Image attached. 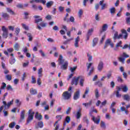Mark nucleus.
Returning <instances> with one entry per match:
<instances>
[{"instance_id": "9", "label": "nucleus", "mask_w": 130, "mask_h": 130, "mask_svg": "<svg viewBox=\"0 0 130 130\" xmlns=\"http://www.w3.org/2000/svg\"><path fill=\"white\" fill-rule=\"evenodd\" d=\"M14 51V48H9L7 49V51H4V53L5 54V55H7V56H9L10 54L9 53H12V52H13Z\"/></svg>"}, {"instance_id": "15", "label": "nucleus", "mask_w": 130, "mask_h": 130, "mask_svg": "<svg viewBox=\"0 0 130 130\" xmlns=\"http://www.w3.org/2000/svg\"><path fill=\"white\" fill-rule=\"evenodd\" d=\"M63 62H64V60H63V57H62V55H60L58 59V65L60 66L61 64H63Z\"/></svg>"}, {"instance_id": "45", "label": "nucleus", "mask_w": 130, "mask_h": 130, "mask_svg": "<svg viewBox=\"0 0 130 130\" xmlns=\"http://www.w3.org/2000/svg\"><path fill=\"white\" fill-rule=\"evenodd\" d=\"M101 127L102 128H106V125L105 124V122L104 121H101Z\"/></svg>"}, {"instance_id": "6", "label": "nucleus", "mask_w": 130, "mask_h": 130, "mask_svg": "<svg viewBox=\"0 0 130 130\" xmlns=\"http://www.w3.org/2000/svg\"><path fill=\"white\" fill-rule=\"evenodd\" d=\"M108 44H110L111 48H113V47H114V44H113V43L111 42V40L110 39H107V40L106 41V42L105 43V45L104 46V49H105V48H107V47H108Z\"/></svg>"}, {"instance_id": "62", "label": "nucleus", "mask_w": 130, "mask_h": 130, "mask_svg": "<svg viewBox=\"0 0 130 130\" xmlns=\"http://www.w3.org/2000/svg\"><path fill=\"white\" fill-rule=\"evenodd\" d=\"M2 85H3V86H1V89H3V90H5V89H6V88L7 87V84H6V83L3 82Z\"/></svg>"}, {"instance_id": "12", "label": "nucleus", "mask_w": 130, "mask_h": 130, "mask_svg": "<svg viewBox=\"0 0 130 130\" xmlns=\"http://www.w3.org/2000/svg\"><path fill=\"white\" fill-rule=\"evenodd\" d=\"M10 56L11 57L9 59V62L10 64H14L16 62V59H15V57L14 56V53L10 54Z\"/></svg>"}, {"instance_id": "44", "label": "nucleus", "mask_w": 130, "mask_h": 130, "mask_svg": "<svg viewBox=\"0 0 130 130\" xmlns=\"http://www.w3.org/2000/svg\"><path fill=\"white\" fill-rule=\"evenodd\" d=\"M71 40H73V39H68L63 43V44H64V45H67V44H69Z\"/></svg>"}, {"instance_id": "55", "label": "nucleus", "mask_w": 130, "mask_h": 130, "mask_svg": "<svg viewBox=\"0 0 130 130\" xmlns=\"http://www.w3.org/2000/svg\"><path fill=\"white\" fill-rule=\"evenodd\" d=\"M82 15H83V10L82 9H80L78 12V16L79 18H82Z\"/></svg>"}, {"instance_id": "35", "label": "nucleus", "mask_w": 130, "mask_h": 130, "mask_svg": "<svg viewBox=\"0 0 130 130\" xmlns=\"http://www.w3.org/2000/svg\"><path fill=\"white\" fill-rule=\"evenodd\" d=\"M122 91L126 93L128 91V87L126 85H124L121 88Z\"/></svg>"}, {"instance_id": "51", "label": "nucleus", "mask_w": 130, "mask_h": 130, "mask_svg": "<svg viewBox=\"0 0 130 130\" xmlns=\"http://www.w3.org/2000/svg\"><path fill=\"white\" fill-rule=\"evenodd\" d=\"M24 15L25 20H27V19H29V17H28V16H29V13L28 12H25L24 13Z\"/></svg>"}, {"instance_id": "23", "label": "nucleus", "mask_w": 130, "mask_h": 130, "mask_svg": "<svg viewBox=\"0 0 130 130\" xmlns=\"http://www.w3.org/2000/svg\"><path fill=\"white\" fill-rule=\"evenodd\" d=\"M69 66V63L68 62V61H66L64 62V64H62L61 66V70H67V69H68V66Z\"/></svg>"}, {"instance_id": "53", "label": "nucleus", "mask_w": 130, "mask_h": 130, "mask_svg": "<svg viewBox=\"0 0 130 130\" xmlns=\"http://www.w3.org/2000/svg\"><path fill=\"white\" fill-rule=\"evenodd\" d=\"M31 84H36V78L34 76L31 77Z\"/></svg>"}, {"instance_id": "41", "label": "nucleus", "mask_w": 130, "mask_h": 130, "mask_svg": "<svg viewBox=\"0 0 130 130\" xmlns=\"http://www.w3.org/2000/svg\"><path fill=\"white\" fill-rule=\"evenodd\" d=\"M27 36L28 37L29 41H32L33 40V37H32V34L31 33H28L27 34Z\"/></svg>"}, {"instance_id": "30", "label": "nucleus", "mask_w": 130, "mask_h": 130, "mask_svg": "<svg viewBox=\"0 0 130 130\" xmlns=\"http://www.w3.org/2000/svg\"><path fill=\"white\" fill-rule=\"evenodd\" d=\"M29 92L31 95H35L37 94V91L33 88H30Z\"/></svg>"}, {"instance_id": "61", "label": "nucleus", "mask_w": 130, "mask_h": 130, "mask_svg": "<svg viewBox=\"0 0 130 130\" xmlns=\"http://www.w3.org/2000/svg\"><path fill=\"white\" fill-rule=\"evenodd\" d=\"M40 26H41V27H42L43 28H44L46 27V23L43 22H42L40 23Z\"/></svg>"}, {"instance_id": "39", "label": "nucleus", "mask_w": 130, "mask_h": 130, "mask_svg": "<svg viewBox=\"0 0 130 130\" xmlns=\"http://www.w3.org/2000/svg\"><path fill=\"white\" fill-rule=\"evenodd\" d=\"M6 10L8 12V13H10V14H11V15H15V12L12 10L10 8H6Z\"/></svg>"}, {"instance_id": "7", "label": "nucleus", "mask_w": 130, "mask_h": 130, "mask_svg": "<svg viewBox=\"0 0 130 130\" xmlns=\"http://www.w3.org/2000/svg\"><path fill=\"white\" fill-rule=\"evenodd\" d=\"M2 29L3 32L2 34L3 38L5 39L8 38V35L9 34L8 28H6V26H3Z\"/></svg>"}, {"instance_id": "40", "label": "nucleus", "mask_w": 130, "mask_h": 130, "mask_svg": "<svg viewBox=\"0 0 130 130\" xmlns=\"http://www.w3.org/2000/svg\"><path fill=\"white\" fill-rule=\"evenodd\" d=\"M16 8H17V9H24V5H23V4H18L16 5Z\"/></svg>"}, {"instance_id": "50", "label": "nucleus", "mask_w": 130, "mask_h": 130, "mask_svg": "<svg viewBox=\"0 0 130 130\" xmlns=\"http://www.w3.org/2000/svg\"><path fill=\"white\" fill-rule=\"evenodd\" d=\"M117 81L119 83H123V79H122V78H121V77L120 76H118L117 77Z\"/></svg>"}, {"instance_id": "20", "label": "nucleus", "mask_w": 130, "mask_h": 130, "mask_svg": "<svg viewBox=\"0 0 130 130\" xmlns=\"http://www.w3.org/2000/svg\"><path fill=\"white\" fill-rule=\"evenodd\" d=\"M42 73H43V69H42V68H41L38 70V75L39 78H42L43 76Z\"/></svg>"}, {"instance_id": "46", "label": "nucleus", "mask_w": 130, "mask_h": 130, "mask_svg": "<svg viewBox=\"0 0 130 130\" xmlns=\"http://www.w3.org/2000/svg\"><path fill=\"white\" fill-rule=\"evenodd\" d=\"M118 60L120 62H122V63H124V60H125V58H123L122 57H120L118 58Z\"/></svg>"}, {"instance_id": "2", "label": "nucleus", "mask_w": 130, "mask_h": 130, "mask_svg": "<svg viewBox=\"0 0 130 130\" xmlns=\"http://www.w3.org/2000/svg\"><path fill=\"white\" fill-rule=\"evenodd\" d=\"M28 115L26 119V123H30L32 119H34V114L35 112L33 111L32 109H29L28 112Z\"/></svg>"}, {"instance_id": "43", "label": "nucleus", "mask_w": 130, "mask_h": 130, "mask_svg": "<svg viewBox=\"0 0 130 130\" xmlns=\"http://www.w3.org/2000/svg\"><path fill=\"white\" fill-rule=\"evenodd\" d=\"M15 125H16V122H12L10 123L9 127H10V128H14V127H15Z\"/></svg>"}, {"instance_id": "63", "label": "nucleus", "mask_w": 130, "mask_h": 130, "mask_svg": "<svg viewBox=\"0 0 130 130\" xmlns=\"http://www.w3.org/2000/svg\"><path fill=\"white\" fill-rule=\"evenodd\" d=\"M87 57H88V61H92V56L90 55L89 53H87Z\"/></svg>"}, {"instance_id": "13", "label": "nucleus", "mask_w": 130, "mask_h": 130, "mask_svg": "<svg viewBox=\"0 0 130 130\" xmlns=\"http://www.w3.org/2000/svg\"><path fill=\"white\" fill-rule=\"evenodd\" d=\"M80 90L76 91L73 95L74 100H78L80 98Z\"/></svg>"}, {"instance_id": "58", "label": "nucleus", "mask_w": 130, "mask_h": 130, "mask_svg": "<svg viewBox=\"0 0 130 130\" xmlns=\"http://www.w3.org/2000/svg\"><path fill=\"white\" fill-rule=\"evenodd\" d=\"M70 22H71V23H75V18L74 16H71L69 18Z\"/></svg>"}, {"instance_id": "14", "label": "nucleus", "mask_w": 130, "mask_h": 130, "mask_svg": "<svg viewBox=\"0 0 130 130\" xmlns=\"http://www.w3.org/2000/svg\"><path fill=\"white\" fill-rule=\"evenodd\" d=\"M34 18L35 19H37L35 20V23L36 24H38V23L39 22H42V21H43L42 18H40V16H39V15H35L34 16Z\"/></svg>"}, {"instance_id": "38", "label": "nucleus", "mask_w": 130, "mask_h": 130, "mask_svg": "<svg viewBox=\"0 0 130 130\" xmlns=\"http://www.w3.org/2000/svg\"><path fill=\"white\" fill-rule=\"evenodd\" d=\"M107 28H108L107 24H104L102 27V31H103V32L106 31V30H107Z\"/></svg>"}, {"instance_id": "36", "label": "nucleus", "mask_w": 130, "mask_h": 130, "mask_svg": "<svg viewBox=\"0 0 130 130\" xmlns=\"http://www.w3.org/2000/svg\"><path fill=\"white\" fill-rule=\"evenodd\" d=\"M38 126L40 128H42L43 126H44V124L43 123V121H40L38 122Z\"/></svg>"}, {"instance_id": "37", "label": "nucleus", "mask_w": 130, "mask_h": 130, "mask_svg": "<svg viewBox=\"0 0 130 130\" xmlns=\"http://www.w3.org/2000/svg\"><path fill=\"white\" fill-rule=\"evenodd\" d=\"M82 111L81 109H79L78 111L77 112L76 114V117L77 118V119H79V118H80L81 117V111Z\"/></svg>"}, {"instance_id": "25", "label": "nucleus", "mask_w": 130, "mask_h": 130, "mask_svg": "<svg viewBox=\"0 0 130 130\" xmlns=\"http://www.w3.org/2000/svg\"><path fill=\"white\" fill-rule=\"evenodd\" d=\"M94 94L96 99H98V98L100 97V94H99V90H98V88H96L94 90Z\"/></svg>"}, {"instance_id": "28", "label": "nucleus", "mask_w": 130, "mask_h": 130, "mask_svg": "<svg viewBox=\"0 0 130 130\" xmlns=\"http://www.w3.org/2000/svg\"><path fill=\"white\" fill-rule=\"evenodd\" d=\"M2 17L5 20H8L10 18V15L7 13H3Z\"/></svg>"}, {"instance_id": "32", "label": "nucleus", "mask_w": 130, "mask_h": 130, "mask_svg": "<svg viewBox=\"0 0 130 130\" xmlns=\"http://www.w3.org/2000/svg\"><path fill=\"white\" fill-rule=\"evenodd\" d=\"M13 48H14L15 50H16V51H19V48H20V45H19V43H16L13 46Z\"/></svg>"}, {"instance_id": "42", "label": "nucleus", "mask_w": 130, "mask_h": 130, "mask_svg": "<svg viewBox=\"0 0 130 130\" xmlns=\"http://www.w3.org/2000/svg\"><path fill=\"white\" fill-rule=\"evenodd\" d=\"M7 90L8 91H14V89L12 87V86L10 84H8L7 86Z\"/></svg>"}, {"instance_id": "56", "label": "nucleus", "mask_w": 130, "mask_h": 130, "mask_svg": "<svg viewBox=\"0 0 130 130\" xmlns=\"http://www.w3.org/2000/svg\"><path fill=\"white\" fill-rule=\"evenodd\" d=\"M26 77H27V75L26 74V73H24L21 78V81H22V82H24V81H25Z\"/></svg>"}, {"instance_id": "10", "label": "nucleus", "mask_w": 130, "mask_h": 130, "mask_svg": "<svg viewBox=\"0 0 130 130\" xmlns=\"http://www.w3.org/2000/svg\"><path fill=\"white\" fill-rule=\"evenodd\" d=\"M35 118L40 121L42 119H43V117H42V115H41V114H39L38 112H37L35 115Z\"/></svg>"}, {"instance_id": "22", "label": "nucleus", "mask_w": 130, "mask_h": 130, "mask_svg": "<svg viewBox=\"0 0 130 130\" xmlns=\"http://www.w3.org/2000/svg\"><path fill=\"white\" fill-rule=\"evenodd\" d=\"M25 112H26V111L25 110H23L20 113V120H23V119H25Z\"/></svg>"}, {"instance_id": "21", "label": "nucleus", "mask_w": 130, "mask_h": 130, "mask_svg": "<svg viewBox=\"0 0 130 130\" xmlns=\"http://www.w3.org/2000/svg\"><path fill=\"white\" fill-rule=\"evenodd\" d=\"M79 42H80V37L78 36L75 39V43L74 44L75 47H79Z\"/></svg>"}, {"instance_id": "1", "label": "nucleus", "mask_w": 130, "mask_h": 130, "mask_svg": "<svg viewBox=\"0 0 130 130\" xmlns=\"http://www.w3.org/2000/svg\"><path fill=\"white\" fill-rule=\"evenodd\" d=\"M79 80H80V86H81V87H84V82H85V78H84L83 76H78L77 77H73L71 81V85H75V86H78V84H79Z\"/></svg>"}, {"instance_id": "27", "label": "nucleus", "mask_w": 130, "mask_h": 130, "mask_svg": "<svg viewBox=\"0 0 130 130\" xmlns=\"http://www.w3.org/2000/svg\"><path fill=\"white\" fill-rule=\"evenodd\" d=\"M94 85L95 86H99V87H100V88L102 87V86H103V84L100 81H98L95 82L94 83Z\"/></svg>"}, {"instance_id": "49", "label": "nucleus", "mask_w": 130, "mask_h": 130, "mask_svg": "<svg viewBox=\"0 0 130 130\" xmlns=\"http://www.w3.org/2000/svg\"><path fill=\"white\" fill-rule=\"evenodd\" d=\"M94 70L95 69L94 68V67H91V70L89 71V72L88 74V76H91V75H92V73L94 72Z\"/></svg>"}, {"instance_id": "18", "label": "nucleus", "mask_w": 130, "mask_h": 130, "mask_svg": "<svg viewBox=\"0 0 130 130\" xmlns=\"http://www.w3.org/2000/svg\"><path fill=\"white\" fill-rule=\"evenodd\" d=\"M71 122V117L67 116L65 119V121L64 122L63 125L66 126L67 123H70Z\"/></svg>"}, {"instance_id": "31", "label": "nucleus", "mask_w": 130, "mask_h": 130, "mask_svg": "<svg viewBox=\"0 0 130 130\" xmlns=\"http://www.w3.org/2000/svg\"><path fill=\"white\" fill-rule=\"evenodd\" d=\"M83 122H85L86 123H87V124H89V123L90 122V121L89 120V119H88L87 116L83 117Z\"/></svg>"}, {"instance_id": "33", "label": "nucleus", "mask_w": 130, "mask_h": 130, "mask_svg": "<svg viewBox=\"0 0 130 130\" xmlns=\"http://www.w3.org/2000/svg\"><path fill=\"white\" fill-rule=\"evenodd\" d=\"M53 1H50L46 3V6L47 8H49L51 7V6H53Z\"/></svg>"}, {"instance_id": "60", "label": "nucleus", "mask_w": 130, "mask_h": 130, "mask_svg": "<svg viewBox=\"0 0 130 130\" xmlns=\"http://www.w3.org/2000/svg\"><path fill=\"white\" fill-rule=\"evenodd\" d=\"M126 24L127 25H130V17H127L125 19Z\"/></svg>"}, {"instance_id": "4", "label": "nucleus", "mask_w": 130, "mask_h": 130, "mask_svg": "<svg viewBox=\"0 0 130 130\" xmlns=\"http://www.w3.org/2000/svg\"><path fill=\"white\" fill-rule=\"evenodd\" d=\"M121 32L122 34H120L119 36H118V39H122V34H124L123 38L125 40H126V39H127V36H128V34L126 31V30L121 29Z\"/></svg>"}, {"instance_id": "48", "label": "nucleus", "mask_w": 130, "mask_h": 130, "mask_svg": "<svg viewBox=\"0 0 130 130\" xmlns=\"http://www.w3.org/2000/svg\"><path fill=\"white\" fill-rule=\"evenodd\" d=\"M95 19L96 21H98V22H99L100 21V17H99V14L96 13L95 16Z\"/></svg>"}, {"instance_id": "64", "label": "nucleus", "mask_w": 130, "mask_h": 130, "mask_svg": "<svg viewBox=\"0 0 130 130\" xmlns=\"http://www.w3.org/2000/svg\"><path fill=\"white\" fill-rule=\"evenodd\" d=\"M46 20H51L52 19V17H51V15H48L46 16Z\"/></svg>"}, {"instance_id": "29", "label": "nucleus", "mask_w": 130, "mask_h": 130, "mask_svg": "<svg viewBox=\"0 0 130 130\" xmlns=\"http://www.w3.org/2000/svg\"><path fill=\"white\" fill-rule=\"evenodd\" d=\"M5 79L7 81H12V75L11 74H7L5 75Z\"/></svg>"}, {"instance_id": "5", "label": "nucleus", "mask_w": 130, "mask_h": 130, "mask_svg": "<svg viewBox=\"0 0 130 130\" xmlns=\"http://www.w3.org/2000/svg\"><path fill=\"white\" fill-rule=\"evenodd\" d=\"M62 97L64 98V100H69L72 97V93L69 91H64L62 94Z\"/></svg>"}, {"instance_id": "59", "label": "nucleus", "mask_w": 130, "mask_h": 130, "mask_svg": "<svg viewBox=\"0 0 130 130\" xmlns=\"http://www.w3.org/2000/svg\"><path fill=\"white\" fill-rule=\"evenodd\" d=\"M107 103V101L105 100L104 102H102L101 105L100 106V107H102L103 106H105L106 105V104Z\"/></svg>"}, {"instance_id": "17", "label": "nucleus", "mask_w": 130, "mask_h": 130, "mask_svg": "<svg viewBox=\"0 0 130 130\" xmlns=\"http://www.w3.org/2000/svg\"><path fill=\"white\" fill-rule=\"evenodd\" d=\"M98 41H99V39L98 38H94L92 41V47H94L97 45L98 44Z\"/></svg>"}, {"instance_id": "19", "label": "nucleus", "mask_w": 130, "mask_h": 130, "mask_svg": "<svg viewBox=\"0 0 130 130\" xmlns=\"http://www.w3.org/2000/svg\"><path fill=\"white\" fill-rule=\"evenodd\" d=\"M122 44V42L120 41L118 43H117L116 45V48H114V50L115 51H117L118 50V48L117 47H122V46H121Z\"/></svg>"}, {"instance_id": "47", "label": "nucleus", "mask_w": 130, "mask_h": 130, "mask_svg": "<svg viewBox=\"0 0 130 130\" xmlns=\"http://www.w3.org/2000/svg\"><path fill=\"white\" fill-rule=\"evenodd\" d=\"M77 69H78V67H77V66L74 67H71L70 71H71V73H74V72H75V71H76L77 70Z\"/></svg>"}, {"instance_id": "52", "label": "nucleus", "mask_w": 130, "mask_h": 130, "mask_svg": "<svg viewBox=\"0 0 130 130\" xmlns=\"http://www.w3.org/2000/svg\"><path fill=\"white\" fill-rule=\"evenodd\" d=\"M56 118L58 119V121H60V120L62 119V116H61V115H57L56 116Z\"/></svg>"}, {"instance_id": "11", "label": "nucleus", "mask_w": 130, "mask_h": 130, "mask_svg": "<svg viewBox=\"0 0 130 130\" xmlns=\"http://www.w3.org/2000/svg\"><path fill=\"white\" fill-rule=\"evenodd\" d=\"M104 0H102L100 1V6H101V10L102 11H103V10H105L107 8V4H104Z\"/></svg>"}, {"instance_id": "16", "label": "nucleus", "mask_w": 130, "mask_h": 130, "mask_svg": "<svg viewBox=\"0 0 130 130\" xmlns=\"http://www.w3.org/2000/svg\"><path fill=\"white\" fill-rule=\"evenodd\" d=\"M104 64L103 63V62L102 61H101L98 65V70L100 71V72H101L102 70H103Z\"/></svg>"}, {"instance_id": "3", "label": "nucleus", "mask_w": 130, "mask_h": 130, "mask_svg": "<svg viewBox=\"0 0 130 130\" xmlns=\"http://www.w3.org/2000/svg\"><path fill=\"white\" fill-rule=\"evenodd\" d=\"M89 115L91 116V120L93 121L96 124H99L100 121H101V117L100 116L98 115L96 118L95 116L92 115V113H89Z\"/></svg>"}, {"instance_id": "34", "label": "nucleus", "mask_w": 130, "mask_h": 130, "mask_svg": "<svg viewBox=\"0 0 130 130\" xmlns=\"http://www.w3.org/2000/svg\"><path fill=\"white\" fill-rule=\"evenodd\" d=\"M82 105H83L85 107H88V106L90 107L92 105V100H90L89 103H83Z\"/></svg>"}, {"instance_id": "54", "label": "nucleus", "mask_w": 130, "mask_h": 130, "mask_svg": "<svg viewBox=\"0 0 130 130\" xmlns=\"http://www.w3.org/2000/svg\"><path fill=\"white\" fill-rule=\"evenodd\" d=\"M113 39L115 40L116 39H118V32L117 31H116L113 37Z\"/></svg>"}, {"instance_id": "57", "label": "nucleus", "mask_w": 130, "mask_h": 130, "mask_svg": "<svg viewBox=\"0 0 130 130\" xmlns=\"http://www.w3.org/2000/svg\"><path fill=\"white\" fill-rule=\"evenodd\" d=\"M110 11V13L111 14H115V8L113 7V8H111Z\"/></svg>"}, {"instance_id": "8", "label": "nucleus", "mask_w": 130, "mask_h": 130, "mask_svg": "<svg viewBox=\"0 0 130 130\" xmlns=\"http://www.w3.org/2000/svg\"><path fill=\"white\" fill-rule=\"evenodd\" d=\"M3 103L4 105V109L6 110H7V109H9V108H10V107L11 106V105H12V104L14 103V100H12L11 101L8 102L7 104L6 101H3Z\"/></svg>"}, {"instance_id": "26", "label": "nucleus", "mask_w": 130, "mask_h": 130, "mask_svg": "<svg viewBox=\"0 0 130 130\" xmlns=\"http://www.w3.org/2000/svg\"><path fill=\"white\" fill-rule=\"evenodd\" d=\"M123 99L124 100H126V101H129L130 100V96L129 95L126 94H124L122 95Z\"/></svg>"}, {"instance_id": "24", "label": "nucleus", "mask_w": 130, "mask_h": 130, "mask_svg": "<svg viewBox=\"0 0 130 130\" xmlns=\"http://www.w3.org/2000/svg\"><path fill=\"white\" fill-rule=\"evenodd\" d=\"M89 92H90V88L86 87L84 94L83 95L82 98H86V95H88V94H89Z\"/></svg>"}]
</instances>
